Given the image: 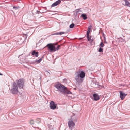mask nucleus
<instances>
[{
	"instance_id": "aec40b11",
	"label": "nucleus",
	"mask_w": 130,
	"mask_h": 130,
	"mask_svg": "<svg viewBox=\"0 0 130 130\" xmlns=\"http://www.w3.org/2000/svg\"><path fill=\"white\" fill-rule=\"evenodd\" d=\"M103 48H102L101 47H100L99 49V51L100 52H103Z\"/></svg>"
},
{
	"instance_id": "a211bd4d",
	"label": "nucleus",
	"mask_w": 130,
	"mask_h": 130,
	"mask_svg": "<svg viewBox=\"0 0 130 130\" xmlns=\"http://www.w3.org/2000/svg\"><path fill=\"white\" fill-rule=\"evenodd\" d=\"M74 25V24L72 23V24L70 25L69 27L70 28H73Z\"/></svg>"
},
{
	"instance_id": "6ab92c4d",
	"label": "nucleus",
	"mask_w": 130,
	"mask_h": 130,
	"mask_svg": "<svg viewBox=\"0 0 130 130\" xmlns=\"http://www.w3.org/2000/svg\"><path fill=\"white\" fill-rule=\"evenodd\" d=\"M65 33V32H59V33H56L55 34L57 35H61L62 34H64Z\"/></svg>"
},
{
	"instance_id": "0eeeda50",
	"label": "nucleus",
	"mask_w": 130,
	"mask_h": 130,
	"mask_svg": "<svg viewBox=\"0 0 130 130\" xmlns=\"http://www.w3.org/2000/svg\"><path fill=\"white\" fill-rule=\"evenodd\" d=\"M120 97L121 100H123L125 97L126 96L127 94H125L122 91H120Z\"/></svg>"
},
{
	"instance_id": "423d86ee",
	"label": "nucleus",
	"mask_w": 130,
	"mask_h": 130,
	"mask_svg": "<svg viewBox=\"0 0 130 130\" xmlns=\"http://www.w3.org/2000/svg\"><path fill=\"white\" fill-rule=\"evenodd\" d=\"M56 104H55L54 101H52L51 102L50 105V106L51 109H55L56 108Z\"/></svg>"
},
{
	"instance_id": "412c9836",
	"label": "nucleus",
	"mask_w": 130,
	"mask_h": 130,
	"mask_svg": "<svg viewBox=\"0 0 130 130\" xmlns=\"http://www.w3.org/2000/svg\"><path fill=\"white\" fill-rule=\"evenodd\" d=\"M100 46L101 47H102L104 46V44L102 42H101L100 44Z\"/></svg>"
},
{
	"instance_id": "9d476101",
	"label": "nucleus",
	"mask_w": 130,
	"mask_h": 130,
	"mask_svg": "<svg viewBox=\"0 0 130 130\" xmlns=\"http://www.w3.org/2000/svg\"><path fill=\"white\" fill-rule=\"evenodd\" d=\"M87 37L88 39V40L90 42H93L94 40V39H93L91 38V37L90 36V38L89 37V35L87 36Z\"/></svg>"
},
{
	"instance_id": "393cba45",
	"label": "nucleus",
	"mask_w": 130,
	"mask_h": 130,
	"mask_svg": "<svg viewBox=\"0 0 130 130\" xmlns=\"http://www.w3.org/2000/svg\"><path fill=\"white\" fill-rule=\"evenodd\" d=\"M0 75H3V74L1 73H0Z\"/></svg>"
},
{
	"instance_id": "2eb2a0df",
	"label": "nucleus",
	"mask_w": 130,
	"mask_h": 130,
	"mask_svg": "<svg viewBox=\"0 0 130 130\" xmlns=\"http://www.w3.org/2000/svg\"><path fill=\"white\" fill-rule=\"evenodd\" d=\"M29 123L31 125H33L34 124V120L31 119L29 121Z\"/></svg>"
},
{
	"instance_id": "ddd939ff",
	"label": "nucleus",
	"mask_w": 130,
	"mask_h": 130,
	"mask_svg": "<svg viewBox=\"0 0 130 130\" xmlns=\"http://www.w3.org/2000/svg\"><path fill=\"white\" fill-rule=\"evenodd\" d=\"M81 17H82L84 20H86L87 18L86 15L84 14H82L81 15Z\"/></svg>"
},
{
	"instance_id": "b1692460",
	"label": "nucleus",
	"mask_w": 130,
	"mask_h": 130,
	"mask_svg": "<svg viewBox=\"0 0 130 130\" xmlns=\"http://www.w3.org/2000/svg\"><path fill=\"white\" fill-rule=\"evenodd\" d=\"M17 8V7L14 6L13 7V8H14H14Z\"/></svg>"
},
{
	"instance_id": "f8f14e48",
	"label": "nucleus",
	"mask_w": 130,
	"mask_h": 130,
	"mask_svg": "<svg viewBox=\"0 0 130 130\" xmlns=\"http://www.w3.org/2000/svg\"><path fill=\"white\" fill-rule=\"evenodd\" d=\"M124 1L125 3V5L130 7V3L127 0H124Z\"/></svg>"
},
{
	"instance_id": "f3484780",
	"label": "nucleus",
	"mask_w": 130,
	"mask_h": 130,
	"mask_svg": "<svg viewBox=\"0 0 130 130\" xmlns=\"http://www.w3.org/2000/svg\"><path fill=\"white\" fill-rule=\"evenodd\" d=\"M61 46L60 45H58L57 47V48L55 47V49L56 50V51L57 50H58V49H59L60 48V47Z\"/></svg>"
},
{
	"instance_id": "4be33fe9",
	"label": "nucleus",
	"mask_w": 130,
	"mask_h": 130,
	"mask_svg": "<svg viewBox=\"0 0 130 130\" xmlns=\"http://www.w3.org/2000/svg\"><path fill=\"white\" fill-rule=\"evenodd\" d=\"M41 60L42 59H40L37 60V62L38 63H39L41 61Z\"/></svg>"
},
{
	"instance_id": "39448f33",
	"label": "nucleus",
	"mask_w": 130,
	"mask_h": 130,
	"mask_svg": "<svg viewBox=\"0 0 130 130\" xmlns=\"http://www.w3.org/2000/svg\"><path fill=\"white\" fill-rule=\"evenodd\" d=\"M68 125L70 129L72 130L73 128L74 127L75 124L72 121H69L68 122Z\"/></svg>"
},
{
	"instance_id": "20e7f679",
	"label": "nucleus",
	"mask_w": 130,
	"mask_h": 130,
	"mask_svg": "<svg viewBox=\"0 0 130 130\" xmlns=\"http://www.w3.org/2000/svg\"><path fill=\"white\" fill-rule=\"evenodd\" d=\"M46 46L48 47V49L50 50L51 51H56L55 46L53 45V44L50 43L48 44Z\"/></svg>"
},
{
	"instance_id": "f03ea898",
	"label": "nucleus",
	"mask_w": 130,
	"mask_h": 130,
	"mask_svg": "<svg viewBox=\"0 0 130 130\" xmlns=\"http://www.w3.org/2000/svg\"><path fill=\"white\" fill-rule=\"evenodd\" d=\"M54 87L58 90V91L64 94H69L70 91H68L67 88L64 86L59 83H57Z\"/></svg>"
},
{
	"instance_id": "4468645a",
	"label": "nucleus",
	"mask_w": 130,
	"mask_h": 130,
	"mask_svg": "<svg viewBox=\"0 0 130 130\" xmlns=\"http://www.w3.org/2000/svg\"><path fill=\"white\" fill-rule=\"evenodd\" d=\"M90 29L91 27H89L88 29V30L87 31V36H88L89 35V34L90 31Z\"/></svg>"
},
{
	"instance_id": "9b49d317",
	"label": "nucleus",
	"mask_w": 130,
	"mask_h": 130,
	"mask_svg": "<svg viewBox=\"0 0 130 130\" xmlns=\"http://www.w3.org/2000/svg\"><path fill=\"white\" fill-rule=\"evenodd\" d=\"M32 55H35L36 57H37L38 56V52H36L35 51H34L32 53Z\"/></svg>"
},
{
	"instance_id": "6e6552de",
	"label": "nucleus",
	"mask_w": 130,
	"mask_h": 130,
	"mask_svg": "<svg viewBox=\"0 0 130 130\" xmlns=\"http://www.w3.org/2000/svg\"><path fill=\"white\" fill-rule=\"evenodd\" d=\"M61 1L60 0H58L56 2L52 4L51 5V7H54L57 6V5L60 4L61 3Z\"/></svg>"
},
{
	"instance_id": "dca6fc26",
	"label": "nucleus",
	"mask_w": 130,
	"mask_h": 130,
	"mask_svg": "<svg viewBox=\"0 0 130 130\" xmlns=\"http://www.w3.org/2000/svg\"><path fill=\"white\" fill-rule=\"evenodd\" d=\"M41 122V120L40 118H38L36 119V122L37 123H40Z\"/></svg>"
},
{
	"instance_id": "f257e3e1",
	"label": "nucleus",
	"mask_w": 130,
	"mask_h": 130,
	"mask_svg": "<svg viewBox=\"0 0 130 130\" xmlns=\"http://www.w3.org/2000/svg\"><path fill=\"white\" fill-rule=\"evenodd\" d=\"M24 81L23 80L21 79L17 81V83L14 82L12 88L10 90L11 93L14 94H17L18 92L17 85L20 88H22L23 87Z\"/></svg>"
},
{
	"instance_id": "5701e85b",
	"label": "nucleus",
	"mask_w": 130,
	"mask_h": 130,
	"mask_svg": "<svg viewBox=\"0 0 130 130\" xmlns=\"http://www.w3.org/2000/svg\"><path fill=\"white\" fill-rule=\"evenodd\" d=\"M57 43H54V44H53V45L55 46V45H57Z\"/></svg>"
},
{
	"instance_id": "1a4fd4ad",
	"label": "nucleus",
	"mask_w": 130,
	"mask_h": 130,
	"mask_svg": "<svg viewBox=\"0 0 130 130\" xmlns=\"http://www.w3.org/2000/svg\"><path fill=\"white\" fill-rule=\"evenodd\" d=\"M94 99L95 101H97L100 99V97L98 94H93Z\"/></svg>"
},
{
	"instance_id": "7ed1b4c3",
	"label": "nucleus",
	"mask_w": 130,
	"mask_h": 130,
	"mask_svg": "<svg viewBox=\"0 0 130 130\" xmlns=\"http://www.w3.org/2000/svg\"><path fill=\"white\" fill-rule=\"evenodd\" d=\"M77 75L75 76V79L79 83H81L83 81L84 78L85 76V73L83 71L77 72Z\"/></svg>"
}]
</instances>
